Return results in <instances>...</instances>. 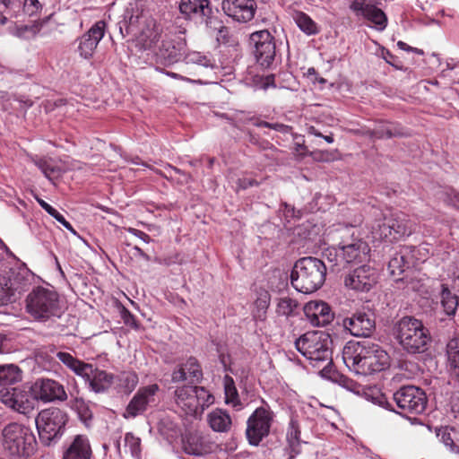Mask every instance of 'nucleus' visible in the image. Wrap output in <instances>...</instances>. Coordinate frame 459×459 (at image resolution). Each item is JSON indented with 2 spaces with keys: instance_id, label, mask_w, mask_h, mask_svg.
I'll return each mask as SVG.
<instances>
[{
  "instance_id": "obj_1",
  "label": "nucleus",
  "mask_w": 459,
  "mask_h": 459,
  "mask_svg": "<svg viewBox=\"0 0 459 459\" xmlns=\"http://www.w3.org/2000/svg\"><path fill=\"white\" fill-rule=\"evenodd\" d=\"M135 38L137 45L144 50H152L157 63L169 65L177 63L183 56L186 42L181 37L160 34L154 19L144 11L142 2L131 3L126 8L124 19L119 22L120 32Z\"/></svg>"
},
{
  "instance_id": "obj_2",
  "label": "nucleus",
  "mask_w": 459,
  "mask_h": 459,
  "mask_svg": "<svg viewBox=\"0 0 459 459\" xmlns=\"http://www.w3.org/2000/svg\"><path fill=\"white\" fill-rule=\"evenodd\" d=\"M342 359L350 370L362 376L380 372L389 365L387 352L366 340L347 342L342 350Z\"/></svg>"
},
{
  "instance_id": "obj_3",
  "label": "nucleus",
  "mask_w": 459,
  "mask_h": 459,
  "mask_svg": "<svg viewBox=\"0 0 459 459\" xmlns=\"http://www.w3.org/2000/svg\"><path fill=\"white\" fill-rule=\"evenodd\" d=\"M374 215L376 219L370 231L365 236V238L371 239L372 242H396L414 231L413 223L403 212H383L375 210Z\"/></svg>"
},
{
  "instance_id": "obj_4",
  "label": "nucleus",
  "mask_w": 459,
  "mask_h": 459,
  "mask_svg": "<svg viewBox=\"0 0 459 459\" xmlns=\"http://www.w3.org/2000/svg\"><path fill=\"white\" fill-rule=\"evenodd\" d=\"M25 310L35 321L47 322L58 318L63 313V305L58 293L51 289L37 287L26 297Z\"/></svg>"
},
{
  "instance_id": "obj_5",
  "label": "nucleus",
  "mask_w": 459,
  "mask_h": 459,
  "mask_svg": "<svg viewBox=\"0 0 459 459\" xmlns=\"http://www.w3.org/2000/svg\"><path fill=\"white\" fill-rule=\"evenodd\" d=\"M326 274L325 263L316 257L307 256L298 260L291 272V284L301 293H312L324 283Z\"/></svg>"
},
{
  "instance_id": "obj_6",
  "label": "nucleus",
  "mask_w": 459,
  "mask_h": 459,
  "mask_svg": "<svg viewBox=\"0 0 459 459\" xmlns=\"http://www.w3.org/2000/svg\"><path fill=\"white\" fill-rule=\"evenodd\" d=\"M332 339L323 331L307 332L295 341L297 351L301 353L313 367H320L325 363L324 368L332 363Z\"/></svg>"
},
{
  "instance_id": "obj_7",
  "label": "nucleus",
  "mask_w": 459,
  "mask_h": 459,
  "mask_svg": "<svg viewBox=\"0 0 459 459\" xmlns=\"http://www.w3.org/2000/svg\"><path fill=\"white\" fill-rule=\"evenodd\" d=\"M395 334L403 350L409 353H421L430 341L429 330L420 320L403 316L395 325Z\"/></svg>"
},
{
  "instance_id": "obj_8",
  "label": "nucleus",
  "mask_w": 459,
  "mask_h": 459,
  "mask_svg": "<svg viewBox=\"0 0 459 459\" xmlns=\"http://www.w3.org/2000/svg\"><path fill=\"white\" fill-rule=\"evenodd\" d=\"M175 402L185 414L197 417L214 403V396L203 386L182 385L175 390Z\"/></svg>"
},
{
  "instance_id": "obj_9",
  "label": "nucleus",
  "mask_w": 459,
  "mask_h": 459,
  "mask_svg": "<svg viewBox=\"0 0 459 459\" xmlns=\"http://www.w3.org/2000/svg\"><path fill=\"white\" fill-rule=\"evenodd\" d=\"M4 448L14 456H30L36 448V438L32 431L24 425L10 423L3 431Z\"/></svg>"
},
{
  "instance_id": "obj_10",
  "label": "nucleus",
  "mask_w": 459,
  "mask_h": 459,
  "mask_svg": "<svg viewBox=\"0 0 459 459\" xmlns=\"http://www.w3.org/2000/svg\"><path fill=\"white\" fill-rule=\"evenodd\" d=\"M67 421V414L61 409L50 407L42 410L36 418V427L40 440L49 445L59 438Z\"/></svg>"
},
{
  "instance_id": "obj_11",
  "label": "nucleus",
  "mask_w": 459,
  "mask_h": 459,
  "mask_svg": "<svg viewBox=\"0 0 459 459\" xmlns=\"http://www.w3.org/2000/svg\"><path fill=\"white\" fill-rule=\"evenodd\" d=\"M273 420V412L269 406H262L252 413L247 420V437L252 446H258L268 436Z\"/></svg>"
},
{
  "instance_id": "obj_12",
  "label": "nucleus",
  "mask_w": 459,
  "mask_h": 459,
  "mask_svg": "<svg viewBox=\"0 0 459 459\" xmlns=\"http://www.w3.org/2000/svg\"><path fill=\"white\" fill-rule=\"evenodd\" d=\"M345 230L351 233V243H343L339 247L341 258L347 264H359L369 260L370 248L364 238L359 236V230L351 226L345 227Z\"/></svg>"
},
{
  "instance_id": "obj_13",
  "label": "nucleus",
  "mask_w": 459,
  "mask_h": 459,
  "mask_svg": "<svg viewBox=\"0 0 459 459\" xmlns=\"http://www.w3.org/2000/svg\"><path fill=\"white\" fill-rule=\"evenodd\" d=\"M397 406L404 412L420 414L427 406V396L419 387L406 385L394 394Z\"/></svg>"
},
{
  "instance_id": "obj_14",
  "label": "nucleus",
  "mask_w": 459,
  "mask_h": 459,
  "mask_svg": "<svg viewBox=\"0 0 459 459\" xmlns=\"http://www.w3.org/2000/svg\"><path fill=\"white\" fill-rule=\"evenodd\" d=\"M250 39L255 46L256 62L264 68H270L276 55L274 38L268 30H263L252 33Z\"/></svg>"
},
{
  "instance_id": "obj_15",
  "label": "nucleus",
  "mask_w": 459,
  "mask_h": 459,
  "mask_svg": "<svg viewBox=\"0 0 459 459\" xmlns=\"http://www.w3.org/2000/svg\"><path fill=\"white\" fill-rule=\"evenodd\" d=\"M381 0H352L350 9L356 14L372 23L377 30H383L387 25L385 13L378 7Z\"/></svg>"
},
{
  "instance_id": "obj_16",
  "label": "nucleus",
  "mask_w": 459,
  "mask_h": 459,
  "mask_svg": "<svg viewBox=\"0 0 459 459\" xmlns=\"http://www.w3.org/2000/svg\"><path fill=\"white\" fill-rule=\"evenodd\" d=\"M0 401L19 413L26 414L34 408L32 394L24 387H4L0 389Z\"/></svg>"
},
{
  "instance_id": "obj_17",
  "label": "nucleus",
  "mask_w": 459,
  "mask_h": 459,
  "mask_svg": "<svg viewBox=\"0 0 459 459\" xmlns=\"http://www.w3.org/2000/svg\"><path fill=\"white\" fill-rule=\"evenodd\" d=\"M33 400L43 403L64 402L67 399L65 389L59 382L50 378H39L31 388Z\"/></svg>"
},
{
  "instance_id": "obj_18",
  "label": "nucleus",
  "mask_w": 459,
  "mask_h": 459,
  "mask_svg": "<svg viewBox=\"0 0 459 459\" xmlns=\"http://www.w3.org/2000/svg\"><path fill=\"white\" fill-rule=\"evenodd\" d=\"M377 281V270L367 264L354 269L344 278V285L346 288L359 292L370 290Z\"/></svg>"
},
{
  "instance_id": "obj_19",
  "label": "nucleus",
  "mask_w": 459,
  "mask_h": 459,
  "mask_svg": "<svg viewBox=\"0 0 459 459\" xmlns=\"http://www.w3.org/2000/svg\"><path fill=\"white\" fill-rule=\"evenodd\" d=\"M106 28L104 21H98L88 31L77 39L76 51L82 58L91 59L93 56L95 49L105 35Z\"/></svg>"
},
{
  "instance_id": "obj_20",
  "label": "nucleus",
  "mask_w": 459,
  "mask_h": 459,
  "mask_svg": "<svg viewBox=\"0 0 459 459\" xmlns=\"http://www.w3.org/2000/svg\"><path fill=\"white\" fill-rule=\"evenodd\" d=\"M158 391L159 386L156 384L140 388L128 403L124 414L125 418H134L147 408L155 406L158 403Z\"/></svg>"
},
{
  "instance_id": "obj_21",
  "label": "nucleus",
  "mask_w": 459,
  "mask_h": 459,
  "mask_svg": "<svg viewBox=\"0 0 459 459\" xmlns=\"http://www.w3.org/2000/svg\"><path fill=\"white\" fill-rule=\"evenodd\" d=\"M89 368L85 369V375L82 377L88 389L95 394H105L108 392L115 381V375L100 369L92 364H88Z\"/></svg>"
},
{
  "instance_id": "obj_22",
  "label": "nucleus",
  "mask_w": 459,
  "mask_h": 459,
  "mask_svg": "<svg viewBox=\"0 0 459 459\" xmlns=\"http://www.w3.org/2000/svg\"><path fill=\"white\" fill-rule=\"evenodd\" d=\"M221 7L226 15L245 23L255 17L257 4L255 0H222Z\"/></svg>"
},
{
  "instance_id": "obj_23",
  "label": "nucleus",
  "mask_w": 459,
  "mask_h": 459,
  "mask_svg": "<svg viewBox=\"0 0 459 459\" xmlns=\"http://www.w3.org/2000/svg\"><path fill=\"white\" fill-rule=\"evenodd\" d=\"M342 325L354 336L367 337L370 335L375 328V320L371 314L359 311L350 317L344 318Z\"/></svg>"
},
{
  "instance_id": "obj_24",
  "label": "nucleus",
  "mask_w": 459,
  "mask_h": 459,
  "mask_svg": "<svg viewBox=\"0 0 459 459\" xmlns=\"http://www.w3.org/2000/svg\"><path fill=\"white\" fill-rule=\"evenodd\" d=\"M216 446L208 437L197 433L186 435L182 439L183 451L193 456L202 457L212 453Z\"/></svg>"
},
{
  "instance_id": "obj_25",
  "label": "nucleus",
  "mask_w": 459,
  "mask_h": 459,
  "mask_svg": "<svg viewBox=\"0 0 459 459\" xmlns=\"http://www.w3.org/2000/svg\"><path fill=\"white\" fill-rule=\"evenodd\" d=\"M304 314L314 326H325L331 323L333 314L327 303L322 300H312L304 306Z\"/></svg>"
},
{
  "instance_id": "obj_26",
  "label": "nucleus",
  "mask_w": 459,
  "mask_h": 459,
  "mask_svg": "<svg viewBox=\"0 0 459 459\" xmlns=\"http://www.w3.org/2000/svg\"><path fill=\"white\" fill-rule=\"evenodd\" d=\"M171 379L174 383L188 380L191 383H199L203 379V371L198 360L188 358L185 363L173 370Z\"/></svg>"
},
{
  "instance_id": "obj_27",
  "label": "nucleus",
  "mask_w": 459,
  "mask_h": 459,
  "mask_svg": "<svg viewBox=\"0 0 459 459\" xmlns=\"http://www.w3.org/2000/svg\"><path fill=\"white\" fill-rule=\"evenodd\" d=\"M5 280L8 281V286L12 290L15 300H17L21 294L26 291L31 284L32 273L26 267H20L12 269L8 275H5Z\"/></svg>"
},
{
  "instance_id": "obj_28",
  "label": "nucleus",
  "mask_w": 459,
  "mask_h": 459,
  "mask_svg": "<svg viewBox=\"0 0 459 459\" xmlns=\"http://www.w3.org/2000/svg\"><path fill=\"white\" fill-rule=\"evenodd\" d=\"M179 12L188 19H203L210 16V0H180Z\"/></svg>"
},
{
  "instance_id": "obj_29",
  "label": "nucleus",
  "mask_w": 459,
  "mask_h": 459,
  "mask_svg": "<svg viewBox=\"0 0 459 459\" xmlns=\"http://www.w3.org/2000/svg\"><path fill=\"white\" fill-rule=\"evenodd\" d=\"M92 455L90 440L85 435H76L65 449L62 459H91Z\"/></svg>"
},
{
  "instance_id": "obj_30",
  "label": "nucleus",
  "mask_w": 459,
  "mask_h": 459,
  "mask_svg": "<svg viewBox=\"0 0 459 459\" xmlns=\"http://www.w3.org/2000/svg\"><path fill=\"white\" fill-rule=\"evenodd\" d=\"M415 251V248L411 247H402L400 252L395 254L388 263L390 274L394 277L400 276L406 269L410 268L411 262L408 258V255Z\"/></svg>"
},
{
  "instance_id": "obj_31",
  "label": "nucleus",
  "mask_w": 459,
  "mask_h": 459,
  "mask_svg": "<svg viewBox=\"0 0 459 459\" xmlns=\"http://www.w3.org/2000/svg\"><path fill=\"white\" fill-rule=\"evenodd\" d=\"M116 446L120 457L129 454L134 459L142 458L141 438L131 432L125 434L123 447L119 441H117Z\"/></svg>"
},
{
  "instance_id": "obj_32",
  "label": "nucleus",
  "mask_w": 459,
  "mask_h": 459,
  "mask_svg": "<svg viewBox=\"0 0 459 459\" xmlns=\"http://www.w3.org/2000/svg\"><path fill=\"white\" fill-rule=\"evenodd\" d=\"M211 429L215 432L230 431L232 420L230 415L222 409H214L207 416Z\"/></svg>"
},
{
  "instance_id": "obj_33",
  "label": "nucleus",
  "mask_w": 459,
  "mask_h": 459,
  "mask_svg": "<svg viewBox=\"0 0 459 459\" xmlns=\"http://www.w3.org/2000/svg\"><path fill=\"white\" fill-rule=\"evenodd\" d=\"M68 405L75 411L82 422L84 423L85 426H89L92 420V411L91 409L90 402L84 400L80 396H73L68 402Z\"/></svg>"
},
{
  "instance_id": "obj_34",
  "label": "nucleus",
  "mask_w": 459,
  "mask_h": 459,
  "mask_svg": "<svg viewBox=\"0 0 459 459\" xmlns=\"http://www.w3.org/2000/svg\"><path fill=\"white\" fill-rule=\"evenodd\" d=\"M22 371L13 364L0 365V386L8 387L22 380Z\"/></svg>"
},
{
  "instance_id": "obj_35",
  "label": "nucleus",
  "mask_w": 459,
  "mask_h": 459,
  "mask_svg": "<svg viewBox=\"0 0 459 459\" xmlns=\"http://www.w3.org/2000/svg\"><path fill=\"white\" fill-rule=\"evenodd\" d=\"M446 356L449 371L459 377V337L452 338L447 342Z\"/></svg>"
},
{
  "instance_id": "obj_36",
  "label": "nucleus",
  "mask_w": 459,
  "mask_h": 459,
  "mask_svg": "<svg viewBox=\"0 0 459 459\" xmlns=\"http://www.w3.org/2000/svg\"><path fill=\"white\" fill-rule=\"evenodd\" d=\"M56 356L64 365H65L78 377H81L82 374L85 375V369L89 368V363L79 360L69 352L57 351Z\"/></svg>"
},
{
  "instance_id": "obj_37",
  "label": "nucleus",
  "mask_w": 459,
  "mask_h": 459,
  "mask_svg": "<svg viewBox=\"0 0 459 459\" xmlns=\"http://www.w3.org/2000/svg\"><path fill=\"white\" fill-rule=\"evenodd\" d=\"M184 60L186 64L197 65L206 69H213L215 67V60L209 53L189 51L185 55Z\"/></svg>"
},
{
  "instance_id": "obj_38",
  "label": "nucleus",
  "mask_w": 459,
  "mask_h": 459,
  "mask_svg": "<svg viewBox=\"0 0 459 459\" xmlns=\"http://www.w3.org/2000/svg\"><path fill=\"white\" fill-rule=\"evenodd\" d=\"M292 18L299 28L307 35H315L318 33L317 24L305 13L301 11H295Z\"/></svg>"
},
{
  "instance_id": "obj_39",
  "label": "nucleus",
  "mask_w": 459,
  "mask_h": 459,
  "mask_svg": "<svg viewBox=\"0 0 459 459\" xmlns=\"http://www.w3.org/2000/svg\"><path fill=\"white\" fill-rule=\"evenodd\" d=\"M224 393L225 403L231 405L236 410L241 409V403L238 398V394L235 386L234 380L231 377L225 376L224 377Z\"/></svg>"
},
{
  "instance_id": "obj_40",
  "label": "nucleus",
  "mask_w": 459,
  "mask_h": 459,
  "mask_svg": "<svg viewBox=\"0 0 459 459\" xmlns=\"http://www.w3.org/2000/svg\"><path fill=\"white\" fill-rule=\"evenodd\" d=\"M458 298L447 287L442 285L441 305L448 316L455 315L458 307Z\"/></svg>"
},
{
  "instance_id": "obj_41",
  "label": "nucleus",
  "mask_w": 459,
  "mask_h": 459,
  "mask_svg": "<svg viewBox=\"0 0 459 459\" xmlns=\"http://www.w3.org/2000/svg\"><path fill=\"white\" fill-rule=\"evenodd\" d=\"M35 165L40 169L44 176L50 181L61 175L59 167L53 164L52 160L47 159L34 160Z\"/></svg>"
},
{
  "instance_id": "obj_42",
  "label": "nucleus",
  "mask_w": 459,
  "mask_h": 459,
  "mask_svg": "<svg viewBox=\"0 0 459 459\" xmlns=\"http://www.w3.org/2000/svg\"><path fill=\"white\" fill-rule=\"evenodd\" d=\"M270 304V295L264 291L260 293L256 300L255 301V310L253 316L255 320L264 321L266 317V311Z\"/></svg>"
},
{
  "instance_id": "obj_43",
  "label": "nucleus",
  "mask_w": 459,
  "mask_h": 459,
  "mask_svg": "<svg viewBox=\"0 0 459 459\" xmlns=\"http://www.w3.org/2000/svg\"><path fill=\"white\" fill-rule=\"evenodd\" d=\"M40 30L38 23L27 25H14L9 29L11 34L21 39H30L35 37Z\"/></svg>"
},
{
  "instance_id": "obj_44",
  "label": "nucleus",
  "mask_w": 459,
  "mask_h": 459,
  "mask_svg": "<svg viewBox=\"0 0 459 459\" xmlns=\"http://www.w3.org/2000/svg\"><path fill=\"white\" fill-rule=\"evenodd\" d=\"M119 388L124 393H131L138 384V376L132 371L122 372L117 376Z\"/></svg>"
},
{
  "instance_id": "obj_45",
  "label": "nucleus",
  "mask_w": 459,
  "mask_h": 459,
  "mask_svg": "<svg viewBox=\"0 0 459 459\" xmlns=\"http://www.w3.org/2000/svg\"><path fill=\"white\" fill-rule=\"evenodd\" d=\"M297 306L298 303L295 299L290 297H282L278 300L276 312L280 316H289L292 315Z\"/></svg>"
},
{
  "instance_id": "obj_46",
  "label": "nucleus",
  "mask_w": 459,
  "mask_h": 459,
  "mask_svg": "<svg viewBox=\"0 0 459 459\" xmlns=\"http://www.w3.org/2000/svg\"><path fill=\"white\" fill-rule=\"evenodd\" d=\"M15 301L13 294L8 286V281L5 280V275H0V307Z\"/></svg>"
},
{
  "instance_id": "obj_47",
  "label": "nucleus",
  "mask_w": 459,
  "mask_h": 459,
  "mask_svg": "<svg viewBox=\"0 0 459 459\" xmlns=\"http://www.w3.org/2000/svg\"><path fill=\"white\" fill-rule=\"evenodd\" d=\"M452 432H454L452 429L448 430L446 429L438 436H440L441 442L451 453L459 455V445L455 442Z\"/></svg>"
},
{
  "instance_id": "obj_48",
  "label": "nucleus",
  "mask_w": 459,
  "mask_h": 459,
  "mask_svg": "<svg viewBox=\"0 0 459 459\" xmlns=\"http://www.w3.org/2000/svg\"><path fill=\"white\" fill-rule=\"evenodd\" d=\"M43 5L41 0H23L22 10L27 15L33 16L41 12Z\"/></svg>"
},
{
  "instance_id": "obj_49",
  "label": "nucleus",
  "mask_w": 459,
  "mask_h": 459,
  "mask_svg": "<svg viewBox=\"0 0 459 459\" xmlns=\"http://www.w3.org/2000/svg\"><path fill=\"white\" fill-rule=\"evenodd\" d=\"M444 201L449 205L459 210V193L451 189L445 194Z\"/></svg>"
},
{
  "instance_id": "obj_50",
  "label": "nucleus",
  "mask_w": 459,
  "mask_h": 459,
  "mask_svg": "<svg viewBox=\"0 0 459 459\" xmlns=\"http://www.w3.org/2000/svg\"><path fill=\"white\" fill-rule=\"evenodd\" d=\"M324 255L327 258V260L332 264L333 266L338 264L339 259L341 257V252L339 248L336 249L334 247L327 248L324 253Z\"/></svg>"
},
{
  "instance_id": "obj_51",
  "label": "nucleus",
  "mask_w": 459,
  "mask_h": 459,
  "mask_svg": "<svg viewBox=\"0 0 459 459\" xmlns=\"http://www.w3.org/2000/svg\"><path fill=\"white\" fill-rule=\"evenodd\" d=\"M53 218H55L59 223H61L66 230L71 231L72 233L75 234V230L71 225L69 221L65 220V218L56 210L53 212L52 214H50Z\"/></svg>"
},
{
  "instance_id": "obj_52",
  "label": "nucleus",
  "mask_w": 459,
  "mask_h": 459,
  "mask_svg": "<svg viewBox=\"0 0 459 459\" xmlns=\"http://www.w3.org/2000/svg\"><path fill=\"white\" fill-rule=\"evenodd\" d=\"M127 231L130 234L139 238L140 239H142L145 243H150L151 242V237L148 234H146L145 232H143V231H141V230H136L134 228H128Z\"/></svg>"
},
{
  "instance_id": "obj_53",
  "label": "nucleus",
  "mask_w": 459,
  "mask_h": 459,
  "mask_svg": "<svg viewBox=\"0 0 459 459\" xmlns=\"http://www.w3.org/2000/svg\"><path fill=\"white\" fill-rule=\"evenodd\" d=\"M268 128L273 129L278 132H281L287 134L290 131V127L289 126L280 124V123H269Z\"/></svg>"
},
{
  "instance_id": "obj_54",
  "label": "nucleus",
  "mask_w": 459,
  "mask_h": 459,
  "mask_svg": "<svg viewBox=\"0 0 459 459\" xmlns=\"http://www.w3.org/2000/svg\"><path fill=\"white\" fill-rule=\"evenodd\" d=\"M254 185H256V182H255L254 180H251V179H247V178H240V179H238V187L241 188V189H246L248 186H252Z\"/></svg>"
},
{
  "instance_id": "obj_55",
  "label": "nucleus",
  "mask_w": 459,
  "mask_h": 459,
  "mask_svg": "<svg viewBox=\"0 0 459 459\" xmlns=\"http://www.w3.org/2000/svg\"><path fill=\"white\" fill-rule=\"evenodd\" d=\"M36 200L39 203V204L40 205V207L42 209H44L49 215L52 214L53 212L56 210L50 204H48L47 202H45L43 199L37 197Z\"/></svg>"
},
{
  "instance_id": "obj_56",
  "label": "nucleus",
  "mask_w": 459,
  "mask_h": 459,
  "mask_svg": "<svg viewBox=\"0 0 459 459\" xmlns=\"http://www.w3.org/2000/svg\"><path fill=\"white\" fill-rule=\"evenodd\" d=\"M166 74L171 78H174V79H181V80H186V81H189V82H196V83H203L201 80H190V79H186L185 78L184 76L178 74H176V73H172V72H166Z\"/></svg>"
},
{
  "instance_id": "obj_57",
  "label": "nucleus",
  "mask_w": 459,
  "mask_h": 459,
  "mask_svg": "<svg viewBox=\"0 0 459 459\" xmlns=\"http://www.w3.org/2000/svg\"><path fill=\"white\" fill-rule=\"evenodd\" d=\"M0 4L6 9H13L18 5V0H0Z\"/></svg>"
},
{
  "instance_id": "obj_58",
  "label": "nucleus",
  "mask_w": 459,
  "mask_h": 459,
  "mask_svg": "<svg viewBox=\"0 0 459 459\" xmlns=\"http://www.w3.org/2000/svg\"><path fill=\"white\" fill-rule=\"evenodd\" d=\"M288 437L291 440L298 441L299 437V431L292 427L291 429L288 432Z\"/></svg>"
},
{
  "instance_id": "obj_59",
  "label": "nucleus",
  "mask_w": 459,
  "mask_h": 459,
  "mask_svg": "<svg viewBox=\"0 0 459 459\" xmlns=\"http://www.w3.org/2000/svg\"><path fill=\"white\" fill-rule=\"evenodd\" d=\"M374 403H378L380 406L382 407H385V404H387L388 403L386 402L385 396H383L382 394L377 396L374 400Z\"/></svg>"
},
{
  "instance_id": "obj_60",
  "label": "nucleus",
  "mask_w": 459,
  "mask_h": 459,
  "mask_svg": "<svg viewBox=\"0 0 459 459\" xmlns=\"http://www.w3.org/2000/svg\"><path fill=\"white\" fill-rule=\"evenodd\" d=\"M274 76L273 74L266 76L264 87L274 86L273 84Z\"/></svg>"
},
{
  "instance_id": "obj_61",
  "label": "nucleus",
  "mask_w": 459,
  "mask_h": 459,
  "mask_svg": "<svg viewBox=\"0 0 459 459\" xmlns=\"http://www.w3.org/2000/svg\"><path fill=\"white\" fill-rule=\"evenodd\" d=\"M253 125L257 126V127H267L268 128L269 122L260 121L258 119H255L254 122H253Z\"/></svg>"
},
{
  "instance_id": "obj_62",
  "label": "nucleus",
  "mask_w": 459,
  "mask_h": 459,
  "mask_svg": "<svg viewBox=\"0 0 459 459\" xmlns=\"http://www.w3.org/2000/svg\"><path fill=\"white\" fill-rule=\"evenodd\" d=\"M397 46L400 49H403V50H406V51H411L412 50V48L408 46L405 42L403 41H398L397 42Z\"/></svg>"
},
{
  "instance_id": "obj_63",
  "label": "nucleus",
  "mask_w": 459,
  "mask_h": 459,
  "mask_svg": "<svg viewBox=\"0 0 459 459\" xmlns=\"http://www.w3.org/2000/svg\"><path fill=\"white\" fill-rule=\"evenodd\" d=\"M308 134H312V135H315L316 137H322L323 134L317 130L316 129L314 126H311L308 128Z\"/></svg>"
},
{
  "instance_id": "obj_64",
  "label": "nucleus",
  "mask_w": 459,
  "mask_h": 459,
  "mask_svg": "<svg viewBox=\"0 0 459 459\" xmlns=\"http://www.w3.org/2000/svg\"><path fill=\"white\" fill-rule=\"evenodd\" d=\"M134 249L139 255L140 256L143 257L144 259L148 260L149 256L138 247H134Z\"/></svg>"
}]
</instances>
